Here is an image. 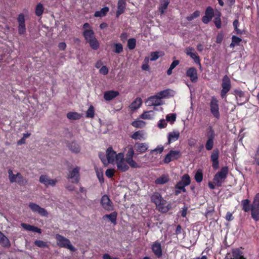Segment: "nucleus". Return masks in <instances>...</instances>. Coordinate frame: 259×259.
Returning <instances> with one entry per match:
<instances>
[{
	"mask_svg": "<svg viewBox=\"0 0 259 259\" xmlns=\"http://www.w3.org/2000/svg\"><path fill=\"white\" fill-rule=\"evenodd\" d=\"M106 157L108 164L109 163H113L115 159L117 161V154L113 150L112 147H109L106 150Z\"/></svg>",
	"mask_w": 259,
	"mask_h": 259,
	"instance_id": "17",
	"label": "nucleus"
},
{
	"mask_svg": "<svg viewBox=\"0 0 259 259\" xmlns=\"http://www.w3.org/2000/svg\"><path fill=\"white\" fill-rule=\"evenodd\" d=\"M56 239L58 246L70 250L72 252L76 251V248L71 244L70 241L60 234H56Z\"/></svg>",
	"mask_w": 259,
	"mask_h": 259,
	"instance_id": "2",
	"label": "nucleus"
},
{
	"mask_svg": "<svg viewBox=\"0 0 259 259\" xmlns=\"http://www.w3.org/2000/svg\"><path fill=\"white\" fill-rule=\"evenodd\" d=\"M210 111L212 115L217 118L220 117L219 108L218 100L214 97H212L210 102Z\"/></svg>",
	"mask_w": 259,
	"mask_h": 259,
	"instance_id": "9",
	"label": "nucleus"
},
{
	"mask_svg": "<svg viewBox=\"0 0 259 259\" xmlns=\"http://www.w3.org/2000/svg\"><path fill=\"white\" fill-rule=\"evenodd\" d=\"M0 244L5 247H9L11 245L8 238L0 232Z\"/></svg>",
	"mask_w": 259,
	"mask_h": 259,
	"instance_id": "27",
	"label": "nucleus"
},
{
	"mask_svg": "<svg viewBox=\"0 0 259 259\" xmlns=\"http://www.w3.org/2000/svg\"><path fill=\"white\" fill-rule=\"evenodd\" d=\"M214 23L215 24V26L218 28H220L222 26V22L220 18V14L216 17L214 19Z\"/></svg>",
	"mask_w": 259,
	"mask_h": 259,
	"instance_id": "49",
	"label": "nucleus"
},
{
	"mask_svg": "<svg viewBox=\"0 0 259 259\" xmlns=\"http://www.w3.org/2000/svg\"><path fill=\"white\" fill-rule=\"evenodd\" d=\"M163 151V147L161 145L158 146L155 149L152 150L150 152L151 153H153L154 152L161 153Z\"/></svg>",
	"mask_w": 259,
	"mask_h": 259,
	"instance_id": "56",
	"label": "nucleus"
},
{
	"mask_svg": "<svg viewBox=\"0 0 259 259\" xmlns=\"http://www.w3.org/2000/svg\"><path fill=\"white\" fill-rule=\"evenodd\" d=\"M97 177L100 183L104 182L103 175L102 172H100L98 171H96Z\"/></svg>",
	"mask_w": 259,
	"mask_h": 259,
	"instance_id": "64",
	"label": "nucleus"
},
{
	"mask_svg": "<svg viewBox=\"0 0 259 259\" xmlns=\"http://www.w3.org/2000/svg\"><path fill=\"white\" fill-rule=\"evenodd\" d=\"M228 174V168L224 166L214 176L213 183L218 187H221L227 178Z\"/></svg>",
	"mask_w": 259,
	"mask_h": 259,
	"instance_id": "3",
	"label": "nucleus"
},
{
	"mask_svg": "<svg viewBox=\"0 0 259 259\" xmlns=\"http://www.w3.org/2000/svg\"><path fill=\"white\" fill-rule=\"evenodd\" d=\"M9 179L11 183H17L20 185H25L27 184V180L23 178L22 175L18 172L16 175L13 173L12 170L9 169L8 171Z\"/></svg>",
	"mask_w": 259,
	"mask_h": 259,
	"instance_id": "5",
	"label": "nucleus"
},
{
	"mask_svg": "<svg viewBox=\"0 0 259 259\" xmlns=\"http://www.w3.org/2000/svg\"><path fill=\"white\" fill-rule=\"evenodd\" d=\"M131 138L134 140H144V133L143 131H139L136 132L134 134L132 135Z\"/></svg>",
	"mask_w": 259,
	"mask_h": 259,
	"instance_id": "32",
	"label": "nucleus"
},
{
	"mask_svg": "<svg viewBox=\"0 0 259 259\" xmlns=\"http://www.w3.org/2000/svg\"><path fill=\"white\" fill-rule=\"evenodd\" d=\"M108 69L106 66H102L99 70L100 73L106 75L108 73Z\"/></svg>",
	"mask_w": 259,
	"mask_h": 259,
	"instance_id": "62",
	"label": "nucleus"
},
{
	"mask_svg": "<svg viewBox=\"0 0 259 259\" xmlns=\"http://www.w3.org/2000/svg\"><path fill=\"white\" fill-rule=\"evenodd\" d=\"M119 95V93L114 91L105 92L104 94V98L106 101H110Z\"/></svg>",
	"mask_w": 259,
	"mask_h": 259,
	"instance_id": "25",
	"label": "nucleus"
},
{
	"mask_svg": "<svg viewBox=\"0 0 259 259\" xmlns=\"http://www.w3.org/2000/svg\"><path fill=\"white\" fill-rule=\"evenodd\" d=\"M28 206L32 211L37 212L41 216L48 217V212L47 211L45 208L41 207L37 204L30 202L29 203Z\"/></svg>",
	"mask_w": 259,
	"mask_h": 259,
	"instance_id": "11",
	"label": "nucleus"
},
{
	"mask_svg": "<svg viewBox=\"0 0 259 259\" xmlns=\"http://www.w3.org/2000/svg\"><path fill=\"white\" fill-rule=\"evenodd\" d=\"M127 162L124 158V155L122 153L117 154L116 164L118 170L121 171H125L129 168Z\"/></svg>",
	"mask_w": 259,
	"mask_h": 259,
	"instance_id": "6",
	"label": "nucleus"
},
{
	"mask_svg": "<svg viewBox=\"0 0 259 259\" xmlns=\"http://www.w3.org/2000/svg\"><path fill=\"white\" fill-rule=\"evenodd\" d=\"M148 146L146 143H136L134 145V148L136 151L142 153H144L148 149Z\"/></svg>",
	"mask_w": 259,
	"mask_h": 259,
	"instance_id": "24",
	"label": "nucleus"
},
{
	"mask_svg": "<svg viewBox=\"0 0 259 259\" xmlns=\"http://www.w3.org/2000/svg\"><path fill=\"white\" fill-rule=\"evenodd\" d=\"M214 138V132L212 131L211 134L208 136V140L205 144V148L207 150H210L212 149L213 146Z\"/></svg>",
	"mask_w": 259,
	"mask_h": 259,
	"instance_id": "26",
	"label": "nucleus"
},
{
	"mask_svg": "<svg viewBox=\"0 0 259 259\" xmlns=\"http://www.w3.org/2000/svg\"><path fill=\"white\" fill-rule=\"evenodd\" d=\"M68 147L69 150L73 153H78L80 151V146L75 142H71L68 145Z\"/></svg>",
	"mask_w": 259,
	"mask_h": 259,
	"instance_id": "31",
	"label": "nucleus"
},
{
	"mask_svg": "<svg viewBox=\"0 0 259 259\" xmlns=\"http://www.w3.org/2000/svg\"><path fill=\"white\" fill-rule=\"evenodd\" d=\"M44 11V8L42 5L40 3L37 4L35 8V14L37 16L42 15Z\"/></svg>",
	"mask_w": 259,
	"mask_h": 259,
	"instance_id": "39",
	"label": "nucleus"
},
{
	"mask_svg": "<svg viewBox=\"0 0 259 259\" xmlns=\"http://www.w3.org/2000/svg\"><path fill=\"white\" fill-rule=\"evenodd\" d=\"M142 104V100L140 98H137L130 105L132 110H135L140 108Z\"/></svg>",
	"mask_w": 259,
	"mask_h": 259,
	"instance_id": "28",
	"label": "nucleus"
},
{
	"mask_svg": "<svg viewBox=\"0 0 259 259\" xmlns=\"http://www.w3.org/2000/svg\"><path fill=\"white\" fill-rule=\"evenodd\" d=\"M239 25V22H238V20H235L233 22V26L235 28V30H236V33L237 34H240L241 33V31L238 28V26Z\"/></svg>",
	"mask_w": 259,
	"mask_h": 259,
	"instance_id": "61",
	"label": "nucleus"
},
{
	"mask_svg": "<svg viewBox=\"0 0 259 259\" xmlns=\"http://www.w3.org/2000/svg\"><path fill=\"white\" fill-rule=\"evenodd\" d=\"M168 94H169V90H164V91H162L158 93L159 95L158 96L159 97V98H160V100H161L162 98L166 97L168 96Z\"/></svg>",
	"mask_w": 259,
	"mask_h": 259,
	"instance_id": "54",
	"label": "nucleus"
},
{
	"mask_svg": "<svg viewBox=\"0 0 259 259\" xmlns=\"http://www.w3.org/2000/svg\"><path fill=\"white\" fill-rule=\"evenodd\" d=\"M248 199H243L241 202L242 209L245 212H248L250 210L251 205H250Z\"/></svg>",
	"mask_w": 259,
	"mask_h": 259,
	"instance_id": "37",
	"label": "nucleus"
},
{
	"mask_svg": "<svg viewBox=\"0 0 259 259\" xmlns=\"http://www.w3.org/2000/svg\"><path fill=\"white\" fill-rule=\"evenodd\" d=\"M101 204L103 208L106 210L112 211L113 210V203L109 197L106 195L102 196L101 200Z\"/></svg>",
	"mask_w": 259,
	"mask_h": 259,
	"instance_id": "12",
	"label": "nucleus"
},
{
	"mask_svg": "<svg viewBox=\"0 0 259 259\" xmlns=\"http://www.w3.org/2000/svg\"><path fill=\"white\" fill-rule=\"evenodd\" d=\"M154 115V112L153 111H145L140 115V117L144 119H151Z\"/></svg>",
	"mask_w": 259,
	"mask_h": 259,
	"instance_id": "35",
	"label": "nucleus"
},
{
	"mask_svg": "<svg viewBox=\"0 0 259 259\" xmlns=\"http://www.w3.org/2000/svg\"><path fill=\"white\" fill-rule=\"evenodd\" d=\"M158 53L157 52L151 53L150 60L151 61L156 60L159 58V56H158Z\"/></svg>",
	"mask_w": 259,
	"mask_h": 259,
	"instance_id": "63",
	"label": "nucleus"
},
{
	"mask_svg": "<svg viewBox=\"0 0 259 259\" xmlns=\"http://www.w3.org/2000/svg\"><path fill=\"white\" fill-rule=\"evenodd\" d=\"M79 170L80 168L79 167H76L70 171L68 178L71 179L72 183H78L79 181Z\"/></svg>",
	"mask_w": 259,
	"mask_h": 259,
	"instance_id": "18",
	"label": "nucleus"
},
{
	"mask_svg": "<svg viewBox=\"0 0 259 259\" xmlns=\"http://www.w3.org/2000/svg\"><path fill=\"white\" fill-rule=\"evenodd\" d=\"M232 42L230 46H233V43L235 44H238L241 41V39L239 37L236 36H233L232 37Z\"/></svg>",
	"mask_w": 259,
	"mask_h": 259,
	"instance_id": "60",
	"label": "nucleus"
},
{
	"mask_svg": "<svg viewBox=\"0 0 259 259\" xmlns=\"http://www.w3.org/2000/svg\"><path fill=\"white\" fill-rule=\"evenodd\" d=\"M81 116L77 112H70L67 114V117L69 119H79L81 118Z\"/></svg>",
	"mask_w": 259,
	"mask_h": 259,
	"instance_id": "38",
	"label": "nucleus"
},
{
	"mask_svg": "<svg viewBox=\"0 0 259 259\" xmlns=\"http://www.w3.org/2000/svg\"><path fill=\"white\" fill-rule=\"evenodd\" d=\"M114 170L112 169H107L106 170V176L108 178H112L114 176Z\"/></svg>",
	"mask_w": 259,
	"mask_h": 259,
	"instance_id": "59",
	"label": "nucleus"
},
{
	"mask_svg": "<svg viewBox=\"0 0 259 259\" xmlns=\"http://www.w3.org/2000/svg\"><path fill=\"white\" fill-rule=\"evenodd\" d=\"M190 56L194 60V61L196 63H199V64H200V60H199V57L197 55V54L196 53H192L191 54H190Z\"/></svg>",
	"mask_w": 259,
	"mask_h": 259,
	"instance_id": "57",
	"label": "nucleus"
},
{
	"mask_svg": "<svg viewBox=\"0 0 259 259\" xmlns=\"http://www.w3.org/2000/svg\"><path fill=\"white\" fill-rule=\"evenodd\" d=\"M151 201L154 203L157 209L160 212H166L171 208L170 204L164 200L158 192H154L151 197Z\"/></svg>",
	"mask_w": 259,
	"mask_h": 259,
	"instance_id": "1",
	"label": "nucleus"
},
{
	"mask_svg": "<svg viewBox=\"0 0 259 259\" xmlns=\"http://www.w3.org/2000/svg\"><path fill=\"white\" fill-rule=\"evenodd\" d=\"M99 157L103 163L105 165H108V162L107 161V157H105V156L103 153H100L99 154Z\"/></svg>",
	"mask_w": 259,
	"mask_h": 259,
	"instance_id": "53",
	"label": "nucleus"
},
{
	"mask_svg": "<svg viewBox=\"0 0 259 259\" xmlns=\"http://www.w3.org/2000/svg\"><path fill=\"white\" fill-rule=\"evenodd\" d=\"M146 103L148 106H156L162 105V102L159 97L155 95L149 97L146 101Z\"/></svg>",
	"mask_w": 259,
	"mask_h": 259,
	"instance_id": "13",
	"label": "nucleus"
},
{
	"mask_svg": "<svg viewBox=\"0 0 259 259\" xmlns=\"http://www.w3.org/2000/svg\"><path fill=\"white\" fill-rule=\"evenodd\" d=\"M109 9L107 7L103 8L101 10L96 11L94 14V16L96 17H101L105 16L107 13L109 11Z\"/></svg>",
	"mask_w": 259,
	"mask_h": 259,
	"instance_id": "33",
	"label": "nucleus"
},
{
	"mask_svg": "<svg viewBox=\"0 0 259 259\" xmlns=\"http://www.w3.org/2000/svg\"><path fill=\"white\" fill-rule=\"evenodd\" d=\"M151 249L153 252L157 257L160 258L162 256V250L161 245V243L158 241H156L153 243L152 245Z\"/></svg>",
	"mask_w": 259,
	"mask_h": 259,
	"instance_id": "15",
	"label": "nucleus"
},
{
	"mask_svg": "<svg viewBox=\"0 0 259 259\" xmlns=\"http://www.w3.org/2000/svg\"><path fill=\"white\" fill-rule=\"evenodd\" d=\"M135 152L133 148L132 147H130L126 153L124 160H125L126 162L131 167L137 168L139 167V165L137 163L133 160V156Z\"/></svg>",
	"mask_w": 259,
	"mask_h": 259,
	"instance_id": "8",
	"label": "nucleus"
},
{
	"mask_svg": "<svg viewBox=\"0 0 259 259\" xmlns=\"http://www.w3.org/2000/svg\"><path fill=\"white\" fill-rule=\"evenodd\" d=\"M18 22L19 23L18 26V32L20 34H23L25 32L26 28L25 25V19L23 14L19 15L18 17Z\"/></svg>",
	"mask_w": 259,
	"mask_h": 259,
	"instance_id": "19",
	"label": "nucleus"
},
{
	"mask_svg": "<svg viewBox=\"0 0 259 259\" xmlns=\"http://www.w3.org/2000/svg\"><path fill=\"white\" fill-rule=\"evenodd\" d=\"M222 90H221V96L222 98L226 96L227 93L231 89V80L227 75H225L222 79Z\"/></svg>",
	"mask_w": 259,
	"mask_h": 259,
	"instance_id": "7",
	"label": "nucleus"
},
{
	"mask_svg": "<svg viewBox=\"0 0 259 259\" xmlns=\"http://www.w3.org/2000/svg\"><path fill=\"white\" fill-rule=\"evenodd\" d=\"M117 213L116 211H113L109 214L105 215L103 218L109 219L112 223L115 225Z\"/></svg>",
	"mask_w": 259,
	"mask_h": 259,
	"instance_id": "36",
	"label": "nucleus"
},
{
	"mask_svg": "<svg viewBox=\"0 0 259 259\" xmlns=\"http://www.w3.org/2000/svg\"><path fill=\"white\" fill-rule=\"evenodd\" d=\"M251 215L252 219L255 221L259 220V193H257L251 205Z\"/></svg>",
	"mask_w": 259,
	"mask_h": 259,
	"instance_id": "4",
	"label": "nucleus"
},
{
	"mask_svg": "<svg viewBox=\"0 0 259 259\" xmlns=\"http://www.w3.org/2000/svg\"><path fill=\"white\" fill-rule=\"evenodd\" d=\"M39 180L40 183L43 184L46 187H48L49 186H55L57 182V180L56 179L54 180L50 179L48 176L43 175L40 176Z\"/></svg>",
	"mask_w": 259,
	"mask_h": 259,
	"instance_id": "14",
	"label": "nucleus"
},
{
	"mask_svg": "<svg viewBox=\"0 0 259 259\" xmlns=\"http://www.w3.org/2000/svg\"><path fill=\"white\" fill-rule=\"evenodd\" d=\"M176 119V114L172 113L166 115V120L168 122H170L171 123L174 122Z\"/></svg>",
	"mask_w": 259,
	"mask_h": 259,
	"instance_id": "48",
	"label": "nucleus"
},
{
	"mask_svg": "<svg viewBox=\"0 0 259 259\" xmlns=\"http://www.w3.org/2000/svg\"><path fill=\"white\" fill-rule=\"evenodd\" d=\"M166 125L167 123L164 119H161L158 124V126L160 128H164L166 126Z\"/></svg>",
	"mask_w": 259,
	"mask_h": 259,
	"instance_id": "58",
	"label": "nucleus"
},
{
	"mask_svg": "<svg viewBox=\"0 0 259 259\" xmlns=\"http://www.w3.org/2000/svg\"><path fill=\"white\" fill-rule=\"evenodd\" d=\"M126 2L125 0H118L117 3V10L116 11L117 17H118L124 12Z\"/></svg>",
	"mask_w": 259,
	"mask_h": 259,
	"instance_id": "23",
	"label": "nucleus"
},
{
	"mask_svg": "<svg viewBox=\"0 0 259 259\" xmlns=\"http://www.w3.org/2000/svg\"><path fill=\"white\" fill-rule=\"evenodd\" d=\"M115 50L114 52L116 53L119 54L123 51L122 46L121 44H115L114 45Z\"/></svg>",
	"mask_w": 259,
	"mask_h": 259,
	"instance_id": "50",
	"label": "nucleus"
},
{
	"mask_svg": "<svg viewBox=\"0 0 259 259\" xmlns=\"http://www.w3.org/2000/svg\"><path fill=\"white\" fill-rule=\"evenodd\" d=\"M213 16L214 11L213 9L210 7H208L205 10V15L202 18V21L204 23L207 24L211 21Z\"/></svg>",
	"mask_w": 259,
	"mask_h": 259,
	"instance_id": "16",
	"label": "nucleus"
},
{
	"mask_svg": "<svg viewBox=\"0 0 259 259\" xmlns=\"http://www.w3.org/2000/svg\"><path fill=\"white\" fill-rule=\"evenodd\" d=\"M231 259H246L243 255V252L240 248H233L231 251Z\"/></svg>",
	"mask_w": 259,
	"mask_h": 259,
	"instance_id": "20",
	"label": "nucleus"
},
{
	"mask_svg": "<svg viewBox=\"0 0 259 259\" xmlns=\"http://www.w3.org/2000/svg\"><path fill=\"white\" fill-rule=\"evenodd\" d=\"M186 75L190 78L192 82H196L198 79L197 71L194 67L189 68L186 72Z\"/></svg>",
	"mask_w": 259,
	"mask_h": 259,
	"instance_id": "21",
	"label": "nucleus"
},
{
	"mask_svg": "<svg viewBox=\"0 0 259 259\" xmlns=\"http://www.w3.org/2000/svg\"><path fill=\"white\" fill-rule=\"evenodd\" d=\"M195 179L196 181L198 183H200L202 181L203 174L201 170H198L197 171L195 175Z\"/></svg>",
	"mask_w": 259,
	"mask_h": 259,
	"instance_id": "46",
	"label": "nucleus"
},
{
	"mask_svg": "<svg viewBox=\"0 0 259 259\" xmlns=\"http://www.w3.org/2000/svg\"><path fill=\"white\" fill-rule=\"evenodd\" d=\"M95 115L94 108L93 106H90L86 112V117L88 118H93Z\"/></svg>",
	"mask_w": 259,
	"mask_h": 259,
	"instance_id": "44",
	"label": "nucleus"
},
{
	"mask_svg": "<svg viewBox=\"0 0 259 259\" xmlns=\"http://www.w3.org/2000/svg\"><path fill=\"white\" fill-rule=\"evenodd\" d=\"M180 133L178 131H174L168 134V144H170L171 142L176 141L179 138Z\"/></svg>",
	"mask_w": 259,
	"mask_h": 259,
	"instance_id": "29",
	"label": "nucleus"
},
{
	"mask_svg": "<svg viewBox=\"0 0 259 259\" xmlns=\"http://www.w3.org/2000/svg\"><path fill=\"white\" fill-rule=\"evenodd\" d=\"M186 186L184 185V184H182L180 182H179L177 184V185L175 186V188L176 189H179L181 190L182 191L185 192L186 191L185 187Z\"/></svg>",
	"mask_w": 259,
	"mask_h": 259,
	"instance_id": "55",
	"label": "nucleus"
},
{
	"mask_svg": "<svg viewBox=\"0 0 259 259\" xmlns=\"http://www.w3.org/2000/svg\"><path fill=\"white\" fill-rule=\"evenodd\" d=\"M179 182L183 184H184V185H186V186L189 185L191 182L190 178L188 174L184 175L182 177L181 181H180Z\"/></svg>",
	"mask_w": 259,
	"mask_h": 259,
	"instance_id": "40",
	"label": "nucleus"
},
{
	"mask_svg": "<svg viewBox=\"0 0 259 259\" xmlns=\"http://www.w3.org/2000/svg\"><path fill=\"white\" fill-rule=\"evenodd\" d=\"M136 40L135 38H130L127 41V47L130 50H133L136 47Z\"/></svg>",
	"mask_w": 259,
	"mask_h": 259,
	"instance_id": "45",
	"label": "nucleus"
},
{
	"mask_svg": "<svg viewBox=\"0 0 259 259\" xmlns=\"http://www.w3.org/2000/svg\"><path fill=\"white\" fill-rule=\"evenodd\" d=\"M199 16V12L196 11L194 12L193 14H191L190 16L187 17V19L188 21H192L195 18L198 17Z\"/></svg>",
	"mask_w": 259,
	"mask_h": 259,
	"instance_id": "52",
	"label": "nucleus"
},
{
	"mask_svg": "<svg viewBox=\"0 0 259 259\" xmlns=\"http://www.w3.org/2000/svg\"><path fill=\"white\" fill-rule=\"evenodd\" d=\"M34 244L36 246H38L40 248H47L48 247V245L47 242H44L42 240H36L34 241Z\"/></svg>",
	"mask_w": 259,
	"mask_h": 259,
	"instance_id": "42",
	"label": "nucleus"
},
{
	"mask_svg": "<svg viewBox=\"0 0 259 259\" xmlns=\"http://www.w3.org/2000/svg\"><path fill=\"white\" fill-rule=\"evenodd\" d=\"M170 0H159L158 11L160 14H163L166 12Z\"/></svg>",
	"mask_w": 259,
	"mask_h": 259,
	"instance_id": "22",
	"label": "nucleus"
},
{
	"mask_svg": "<svg viewBox=\"0 0 259 259\" xmlns=\"http://www.w3.org/2000/svg\"><path fill=\"white\" fill-rule=\"evenodd\" d=\"M132 125L136 127L143 128L145 125V122L143 120H136L133 121Z\"/></svg>",
	"mask_w": 259,
	"mask_h": 259,
	"instance_id": "43",
	"label": "nucleus"
},
{
	"mask_svg": "<svg viewBox=\"0 0 259 259\" xmlns=\"http://www.w3.org/2000/svg\"><path fill=\"white\" fill-rule=\"evenodd\" d=\"M169 181V178L168 175H163L159 178H157L155 180V183L156 184L162 185L165 184Z\"/></svg>",
	"mask_w": 259,
	"mask_h": 259,
	"instance_id": "34",
	"label": "nucleus"
},
{
	"mask_svg": "<svg viewBox=\"0 0 259 259\" xmlns=\"http://www.w3.org/2000/svg\"><path fill=\"white\" fill-rule=\"evenodd\" d=\"M235 96H236V100L237 101H238V98H242L244 97V93L243 92H242V91L241 90H235L234 91V93H233Z\"/></svg>",
	"mask_w": 259,
	"mask_h": 259,
	"instance_id": "47",
	"label": "nucleus"
},
{
	"mask_svg": "<svg viewBox=\"0 0 259 259\" xmlns=\"http://www.w3.org/2000/svg\"><path fill=\"white\" fill-rule=\"evenodd\" d=\"M88 42L90 44V47L93 50H97L99 47V44L96 38L90 40Z\"/></svg>",
	"mask_w": 259,
	"mask_h": 259,
	"instance_id": "41",
	"label": "nucleus"
},
{
	"mask_svg": "<svg viewBox=\"0 0 259 259\" xmlns=\"http://www.w3.org/2000/svg\"><path fill=\"white\" fill-rule=\"evenodd\" d=\"M83 34L87 42L95 38L94 32L92 30H85Z\"/></svg>",
	"mask_w": 259,
	"mask_h": 259,
	"instance_id": "30",
	"label": "nucleus"
},
{
	"mask_svg": "<svg viewBox=\"0 0 259 259\" xmlns=\"http://www.w3.org/2000/svg\"><path fill=\"white\" fill-rule=\"evenodd\" d=\"M181 156V153L179 150H170L169 152L165 156L164 162L168 163L171 161L178 159Z\"/></svg>",
	"mask_w": 259,
	"mask_h": 259,
	"instance_id": "10",
	"label": "nucleus"
},
{
	"mask_svg": "<svg viewBox=\"0 0 259 259\" xmlns=\"http://www.w3.org/2000/svg\"><path fill=\"white\" fill-rule=\"evenodd\" d=\"M219 158V151L218 150H213L211 155V161L218 160Z\"/></svg>",
	"mask_w": 259,
	"mask_h": 259,
	"instance_id": "51",
	"label": "nucleus"
}]
</instances>
